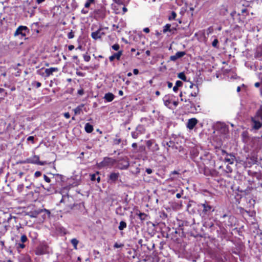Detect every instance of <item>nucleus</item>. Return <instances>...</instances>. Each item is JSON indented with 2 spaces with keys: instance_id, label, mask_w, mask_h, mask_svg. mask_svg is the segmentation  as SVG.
Wrapping results in <instances>:
<instances>
[{
  "instance_id": "nucleus-54",
  "label": "nucleus",
  "mask_w": 262,
  "mask_h": 262,
  "mask_svg": "<svg viewBox=\"0 0 262 262\" xmlns=\"http://www.w3.org/2000/svg\"><path fill=\"white\" fill-rule=\"evenodd\" d=\"M78 94L80 95H82L84 94V91L82 89L79 90L78 91Z\"/></svg>"
},
{
  "instance_id": "nucleus-48",
  "label": "nucleus",
  "mask_w": 262,
  "mask_h": 262,
  "mask_svg": "<svg viewBox=\"0 0 262 262\" xmlns=\"http://www.w3.org/2000/svg\"><path fill=\"white\" fill-rule=\"evenodd\" d=\"M41 175V172L39 171H36L34 173V176L36 178H38V177H40Z\"/></svg>"
},
{
  "instance_id": "nucleus-4",
  "label": "nucleus",
  "mask_w": 262,
  "mask_h": 262,
  "mask_svg": "<svg viewBox=\"0 0 262 262\" xmlns=\"http://www.w3.org/2000/svg\"><path fill=\"white\" fill-rule=\"evenodd\" d=\"M116 162V161L112 158L105 157L98 165L99 168H106L113 166Z\"/></svg>"
},
{
  "instance_id": "nucleus-19",
  "label": "nucleus",
  "mask_w": 262,
  "mask_h": 262,
  "mask_svg": "<svg viewBox=\"0 0 262 262\" xmlns=\"http://www.w3.org/2000/svg\"><path fill=\"white\" fill-rule=\"evenodd\" d=\"M177 16V13L174 11H172L170 12V14L168 16V19L169 21L173 20H176ZM177 20H178L180 24H181L182 23L181 19H177Z\"/></svg>"
},
{
  "instance_id": "nucleus-27",
  "label": "nucleus",
  "mask_w": 262,
  "mask_h": 262,
  "mask_svg": "<svg viewBox=\"0 0 262 262\" xmlns=\"http://www.w3.org/2000/svg\"><path fill=\"white\" fill-rule=\"evenodd\" d=\"M42 211V210L41 209V210H39L34 211L31 212H30V216L31 217H36L37 216V215Z\"/></svg>"
},
{
  "instance_id": "nucleus-60",
  "label": "nucleus",
  "mask_w": 262,
  "mask_h": 262,
  "mask_svg": "<svg viewBox=\"0 0 262 262\" xmlns=\"http://www.w3.org/2000/svg\"><path fill=\"white\" fill-rule=\"evenodd\" d=\"M68 49L69 50L71 51L74 49V46L73 45H70L68 47Z\"/></svg>"
},
{
  "instance_id": "nucleus-58",
  "label": "nucleus",
  "mask_w": 262,
  "mask_h": 262,
  "mask_svg": "<svg viewBox=\"0 0 262 262\" xmlns=\"http://www.w3.org/2000/svg\"><path fill=\"white\" fill-rule=\"evenodd\" d=\"M133 73H134V74L137 75L139 73V71H138V69H135L133 70Z\"/></svg>"
},
{
  "instance_id": "nucleus-21",
  "label": "nucleus",
  "mask_w": 262,
  "mask_h": 262,
  "mask_svg": "<svg viewBox=\"0 0 262 262\" xmlns=\"http://www.w3.org/2000/svg\"><path fill=\"white\" fill-rule=\"evenodd\" d=\"M104 98L107 102H111L114 99V95L112 93H108L105 94Z\"/></svg>"
},
{
  "instance_id": "nucleus-49",
  "label": "nucleus",
  "mask_w": 262,
  "mask_h": 262,
  "mask_svg": "<svg viewBox=\"0 0 262 262\" xmlns=\"http://www.w3.org/2000/svg\"><path fill=\"white\" fill-rule=\"evenodd\" d=\"M170 59L171 61H175L176 60H177L178 59L177 57H176V56L175 55L171 56L170 57Z\"/></svg>"
},
{
  "instance_id": "nucleus-32",
  "label": "nucleus",
  "mask_w": 262,
  "mask_h": 262,
  "mask_svg": "<svg viewBox=\"0 0 262 262\" xmlns=\"http://www.w3.org/2000/svg\"><path fill=\"white\" fill-rule=\"evenodd\" d=\"M41 84L40 82L36 81H34L32 83V85L36 88H38L41 86Z\"/></svg>"
},
{
  "instance_id": "nucleus-64",
  "label": "nucleus",
  "mask_w": 262,
  "mask_h": 262,
  "mask_svg": "<svg viewBox=\"0 0 262 262\" xmlns=\"http://www.w3.org/2000/svg\"><path fill=\"white\" fill-rule=\"evenodd\" d=\"M176 197L178 199L181 197V193H178L176 194Z\"/></svg>"
},
{
  "instance_id": "nucleus-15",
  "label": "nucleus",
  "mask_w": 262,
  "mask_h": 262,
  "mask_svg": "<svg viewBox=\"0 0 262 262\" xmlns=\"http://www.w3.org/2000/svg\"><path fill=\"white\" fill-rule=\"evenodd\" d=\"M189 88L193 89V91L191 92L190 96L191 97H196L199 93V88L198 85L192 83H190Z\"/></svg>"
},
{
  "instance_id": "nucleus-7",
  "label": "nucleus",
  "mask_w": 262,
  "mask_h": 262,
  "mask_svg": "<svg viewBox=\"0 0 262 262\" xmlns=\"http://www.w3.org/2000/svg\"><path fill=\"white\" fill-rule=\"evenodd\" d=\"M27 162L28 163L35 164L39 165H44L47 164L46 161H40L39 157L37 155H34L32 157L28 158L27 159Z\"/></svg>"
},
{
  "instance_id": "nucleus-56",
  "label": "nucleus",
  "mask_w": 262,
  "mask_h": 262,
  "mask_svg": "<svg viewBox=\"0 0 262 262\" xmlns=\"http://www.w3.org/2000/svg\"><path fill=\"white\" fill-rule=\"evenodd\" d=\"M208 34L211 33L213 31V29L211 27H209L207 29Z\"/></svg>"
},
{
  "instance_id": "nucleus-50",
  "label": "nucleus",
  "mask_w": 262,
  "mask_h": 262,
  "mask_svg": "<svg viewBox=\"0 0 262 262\" xmlns=\"http://www.w3.org/2000/svg\"><path fill=\"white\" fill-rule=\"evenodd\" d=\"M96 174H92L91 175V180L93 181L96 180Z\"/></svg>"
},
{
  "instance_id": "nucleus-10",
  "label": "nucleus",
  "mask_w": 262,
  "mask_h": 262,
  "mask_svg": "<svg viewBox=\"0 0 262 262\" xmlns=\"http://www.w3.org/2000/svg\"><path fill=\"white\" fill-rule=\"evenodd\" d=\"M119 177V172H112L108 176L107 182L110 184L115 183L118 180Z\"/></svg>"
},
{
  "instance_id": "nucleus-34",
  "label": "nucleus",
  "mask_w": 262,
  "mask_h": 262,
  "mask_svg": "<svg viewBox=\"0 0 262 262\" xmlns=\"http://www.w3.org/2000/svg\"><path fill=\"white\" fill-rule=\"evenodd\" d=\"M95 0H87L84 4V7L86 8L90 7L91 4L93 3Z\"/></svg>"
},
{
  "instance_id": "nucleus-5",
  "label": "nucleus",
  "mask_w": 262,
  "mask_h": 262,
  "mask_svg": "<svg viewBox=\"0 0 262 262\" xmlns=\"http://www.w3.org/2000/svg\"><path fill=\"white\" fill-rule=\"evenodd\" d=\"M129 165L128 159L126 157L121 158L117 163V167L119 169H126Z\"/></svg>"
},
{
  "instance_id": "nucleus-46",
  "label": "nucleus",
  "mask_w": 262,
  "mask_h": 262,
  "mask_svg": "<svg viewBox=\"0 0 262 262\" xmlns=\"http://www.w3.org/2000/svg\"><path fill=\"white\" fill-rule=\"evenodd\" d=\"M43 178L45 181L47 183H50L51 182L50 179L47 177L46 175L43 176Z\"/></svg>"
},
{
  "instance_id": "nucleus-47",
  "label": "nucleus",
  "mask_w": 262,
  "mask_h": 262,
  "mask_svg": "<svg viewBox=\"0 0 262 262\" xmlns=\"http://www.w3.org/2000/svg\"><path fill=\"white\" fill-rule=\"evenodd\" d=\"M123 246V245H122V244H119L117 243H116L114 244V247L115 248H120V247H122Z\"/></svg>"
},
{
  "instance_id": "nucleus-36",
  "label": "nucleus",
  "mask_w": 262,
  "mask_h": 262,
  "mask_svg": "<svg viewBox=\"0 0 262 262\" xmlns=\"http://www.w3.org/2000/svg\"><path fill=\"white\" fill-rule=\"evenodd\" d=\"M69 199V197L68 195L63 196L61 200H60V203H66L67 201Z\"/></svg>"
},
{
  "instance_id": "nucleus-12",
  "label": "nucleus",
  "mask_w": 262,
  "mask_h": 262,
  "mask_svg": "<svg viewBox=\"0 0 262 262\" xmlns=\"http://www.w3.org/2000/svg\"><path fill=\"white\" fill-rule=\"evenodd\" d=\"M223 155L225 154L226 157H225L224 161L226 162H228L230 164H233L235 161V157L232 154H228L225 150H222Z\"/></svg>"
},
{
  "instance_id": "nucleus-41",
  "label": "nucleus",
  "mask_w": 262,
  "mask_h": 262,
  "mask_svg": "<svg viewBox=\"0 0 262 262\" xmlns=\"http://www.w3.org/2000/svg\"><path fill=\"white\" fill-rule=\"evenodd\" d=\"M119 48H120V46L117 43H116V44H114L113 46H112V48L113 50H115V51H118L119 49Z\"/></svg>"
},
{
  "instance_id": "nucleus-2",
  "label": "nucleus",
  "mask_w": 262,
  "mask_h": 262,
  "mask_svg": "<svg viewBox=\"0 0 262 262\" xmlns=\"http://www.w3.org/2000/svg\"><path fill=\"white\" fill-rule=\"evenodd\" d=\"M221 220L222 226L226 228L233 227L236 223V219L232 215L224 214L221 217Z\"/></svg>"
},
{
  "instance_id": "nucleus-13",
  "label": "nucleus",
  "mask_w": 262,
  "mask_h": 262,
  "mask_svg": "<svg viewBox=\"0 0 262 262\" xmlns=\"http://www.w3.org/2000/svg\"><path fill=\"white\" fill-rule=\"evenodd\" d=\"M104 34L105 33L102 31V29L100 28L97 31L92 32L91 36L94 39L96 40L101 38Z\"/></svg>"
},
{
  "instance_id": "nucleus-45",
  "label": "nucleus",
  "mask_w": 262,
  "mask_h": 262,
  "mask_svg": "<svg viewBox=\"0 0 262 262\" xmlns=\"http://www.w3.org/2000/svg\"><path fill=\"white\" fill-rule=\"evenodd\" d=\"M140 219L141 220H143L145 219V214L144 213H140L139 214H138Z\"/></svg>"
},
{
  "instance_id": "nucleus-22",
  "label": "nucleus",
  "mask_w": 262,
  "mask_h": 262,
  "mask_svg": "<svg viewBox=\"0 0 262 262\" xmlns=\"http://www.w3.org/2000/svg\"><path fill=\"white\" fill-rule=\"evenodd\" d=\"M163 146L165 147H166V146H167V147H166L167 150L168 151L169 147L173 148V146L174 145V143L172 141H169L168 142H163Z\"/></svg>"
},
{
  "instance_id": "nucleus-63",
  "label": "nucleus",
  "mask_w": 262,
  "mask_h": 262,
  "mask_svg": "<svg viewBox=\"0 0 262 262\" xmlns=\"http://www.w3.org/2000/svg\"><path fill=\"white\" fill-rule=\"evenodd\" d=\"M132 146L133 148H136L137 147V144L136 143H134L132 144Z\"/></svg>"
},
{
  "instance_id": "nucleus-17",
  "label": "nucleus",
  "mask_w": 262,
  "mask_h": 262,
  "mask_svg": "<svg viewBox=\"0 0 262 262\" xmlns=\"http://www.w3.org/2000/svg\"><path fill=\"white\" fill-rule=\"evenodd\" d=\"M58 71V69L57 68H50L49 69H46L45 70V73L46 74V76L49 77L52 75L54 72H57Z\"/></svg>"
},
{
  "instance_id": "nucleus-20",
  "label": "nucleus",
  "mask_w": 262,
  "mask_h": 262,
  "mask_svg": "<svg viewBox=\"0 0 262 262\" xmlns=\"http://www.w3.org/2000/svg\"><path fill=\"white\" fill-rule=\"evenodd\" d=\"M252 121L253 122V128H254L255 129H258L259 128H260L261 127L262 123L260 122H259L258 121H256L254 118L252 119Z\"/></svg>"
},
{
  "instance_id": "nucleus-28",
  "label": "nucleus",
  "mask_w": 262,
  "mask_h": 262,
  "mask_svg": "<svg viewBox=\"0 0 262 262\" xmlns=\"http://www.w3.org/2000/svg\"><path fill=\"white\" fill-rule=\"evenodd\" d=\"M71 243L72 244V245L73 246L74 248L75 249H77V245L79 243V241L76 238H72L71 240Z\"/></svg>"
},
{
  "instance_id": "nucleus-8",
  "label": "nucleus",
  "mask_w": 262,
  "mask_h": 262,
  "mask_svg": "<svg viewBox=\"0 0 262 262\" xmlns=\"http://www.w3.org/2000/svg\"><path fill=\"white\" fill-rule=\"evenodd\" d=\"M146 145L147 148L153 152L158 151L159 149V145L154 140L147 141Z\"/></svg>"
},
{
  "instance_id": "nucleus-29",
  "label": "nucleus",
  "mask_w": 262,
  "mask_h": 262,
  "mask_svg": "<svg viewBox=\"0 0 262 262\" xmlns=\"http://www.w3.org/2000/svg\"><path fill=\"white\" fill-rule=\"evenodd\" d=\"M164 103L165 106H168L171 103V101L169 99L167 96H165L163 98Z\"/></svg>"
},
{
  "instance_id": "nucleus-14",
  "label": "nucleus",
  "mask_w": 262,
  "mask_h": 262,
  "mask_svg": "<svg viewBox=\"0 0 262 262\" xmlns=\"http://www.w3.org/2000/svg\"><path fill=\"white\" fill-rule=\"evenodd\" d=\"M198 122V121L196 118L189 119L187 124V127L189 129H192L196 125Z\"/></svg>"
},
{
  "instance_id": "nucleus-11",
  "label": "nucleus",
  "mask_w": 262,
  "mask_h": 262,
  "mask_svg": "<svg viewBox=\"0 0 262 262\" xmlns=\"http://www.w3.org/2000/svg\"><path fill=\"white\" fill-rule=\"evenodd\" d=\"M218 128L219 131L221 134L224 135L225 136H226L228 134V126L225 123H220L218 126Z\"/></svg>"
},
{
  "instance_id": "nucleus-55",
  "label": "nucleus",
  "mask_w": 262,
  "mask_h": 262,
  "mask_svg": "<svg viewBox=\"0 0 262 262\" xmlns=\"http://www.w3.org/2000/svg\"><path fill=\"white\" fill-rule=\"evenodd\" d=\"M34 137L33 136H29L28 138H27V140L28 141H34Z\"/></svg>"
},
{
  "instance_id": "nucleus-39",
  "label": "nucleus",
  "mask_w": 262,
  "mask_h": 262,
  "mask_svg": "<svg viewBox=\"0 0 262 262\" xmlns=\"http://www.w3.org/2000/svg\"><path fill=\"white\" fill-rule=\"evenodd\" d=\"M74 37V33L71 30L70 32H69L68 34V37L69 39H72Z\"/></svg>"
},
{
  "instance_id": "nucleus-43",
  "label": "nucleus",
  "mask_w": 262,
  "mask_h": 262,
  "mask_svg": "<svg viewBox=\"0 0 262 262\" xmlns=\"http://www.w3.org/2000/svg\"><path fill=\"white\" fill-rule=\"evenodd\" d=\"M178 88L181 87L183 85V82L180 80H177L176 82V84Z\"/></svg>"
},
{
  "instance_id": "nucleus-53",
  "label": "nucleus",
  "mask_w": 262,
  "mask_h": 262,
  "mask_svg": "<svg viewBox=\"0 0 262 262\" xmlns=\"http://www.w3.org/2000/svg\"><path fill=\"white\" fill-rule=\"evenodd\" d=\"M63 115L64 117L67 119H69L70 117V115L68 112L65 113Z\"/></svg>"
},
{
  "instance_id": "nucleus-40",
  "label": "nucleus",
  "mask_w": 262,
  "mask_h": 262,
  "mask_svg": "<svg viewBox=\"0 0 262 262\" xmlns=\"http://www.w3.org/2000/svg\"><path fill=\"white\" fill-rule=\"evenodd\" d=\"M225 171L227 173H230L232 172V169L230 166L227 165Z\"/></svg>"
},
{
  "instance_id": "nucleus-37",
  "label": "nucleus",
  "mask_w": 262,
  "mask_h": 262,
  "mask_svg": "<svg viewBox=\"0 0 262 262\" xmlns=\"http://www.w3.org/2000/svg\"><path fill=\"white\" fill-rule=\"evenodd\" d=\"M83 59L84 60L86 61V62H88L91 59V57L90 55H88L87 54H84L83 56Z\"/></svg>"
},
{
  "instance_id": "nucleus-33",
  "label": "nucleus",
  "mask_w": 262,
  "mask_h": 262,
  "mask_svg": "<svg viewBox=\"0 0 262 262\" xmlns=\"http://www.w3.org/2000/svg\"><path fill=\"white\" fill-rule=\"evenodd\" d=\"M256 115L258 118L262 120V105L260 106L259 109L257 111Z\"/></svg>"
},
{
  "instance_id": "nucleus-26",
  "label": "nucleus",
  "mask_w": 262,
  "mask_h": 262,
  "mask_svg": "<svg viewBox=\"0 0 262 262\" xmlns=\"http://www.w3.org/2000/svg\"><path fill=\"white\" fill-rule=\"evenodd\" d=\"M126 226H127V224H126V222L122 221L120 222L119 226L118 227V229L119 230H123V229H124L125 228H126Z\"/></svg>"
},
{
  "instance_id": "nucleus-1",
  "label": "nucleus",
  "mask_w": 262,
  "mask_h": 262,
  "mask_svg": "<svg viewBox=\"0 0 262 262\" xmlns=\"http://www.w3.org/2000/svg\"><path fill=\"white\" fill-rule=\"evenodd\" d=\"M198 207L202 210L203 215H209L214 210V208L209 202L205 201L203 203H199Z\"/></svg>"
},
{
  "instance_id": "nucleus-23",
  "label": "nucleus",
  "mask_w": 262,
  "mask_h": 262,
  "mask_svg": "<svg viewBox=\"0 0 262 262\" xmlns=\"http://www.w3.org/2000/svg\"><path fill=\"white\" fill-rule=\"evenodd\" d=\"M84 128L85 132L88 133H91L93 130V126L89 123L85 124Z\"/></svg>"
},
{
  "instance_id": "nucleus-9",
  "label": "nucleus",
  "mask_w": 262,
  "mask_h": 262,
  "mask_svg": "<svg viewBox=\"0 0 262 262\" xmlns=\"http://www.w3.org/2000/svg\"><path fill=\"white\" fill-rule=\"evenodd\" d=\"M26 32H29L28 28L26 26H20L15 31L14 35H21L22 37H25L26 36Z\"/></svg>"
},
{
  "instance_id": "nucleus-18",
  "label": "nucleus",
  "mask_w": 262,
  "mask_h": 262,
  "mask_svg": "<svg viewBox=\"0 0 262 262\" xmlns=\"http://www.w3.org/2000/svg\"><path fill=\"white\" fill-rule=\"evenodd\" d=\"M171 25L170 24H167L166 25H165L163 27V32L164 33H165L168 31L171 32L173 30H176V28H173V27L171 28Z\"/></svg>"
},
{
  "instance_id": "nucleus-38",
  "label": "nucleus",
  "mask_w": 262,
  "mask_h": 262,
  "mask_svg": "<svg viewBox=\"0 0 262 262\" xmlns=\"http://www.w3.org/2000/svg\"><path fill=\"white\" fill-rule=\"evenodd\" d=\"M121 139L116 138V139H114V140H113V143L115 145H118L121 143Z\"/></svg>"
},
{
  "instance_id": "nucleus-61",
  "label": "nucleus",
  "mask_w": 262,
  "mask_h": 262,
  "mask_svg": "<svg viewBox=\"0 0 262 262\" xmlns=\"http://www.w3.org/2000/svg\"><path fill=\"white\" fill-rule=\"evenodd\" d=\"M172 83L170 82H167V86L169 88H171L172 86Z\"/></svg>"
},
{
  "instance_id": "nucleus-62",
  "label": "nucleus",
  "mask_w": 262,
  "mask_h": 262,
  "mask_svg": "<svg viewBox=\"0 0 262 262\" xmlns=\"http://www.w3.org/2000/svg\"><path fill=\"white\" fill-rule=\"evenodd\" d=\"M254 85L255 87L256 88H258L259 86H260V83L259 82H256L255 84H254Z\"/></svg>"
},
{
  "instance_id": "nucleus-30",
  "label": "nucleus",
  "mask_w": 262,
  "mask_h": 262,
  "mask_svg": "<svg viewBox=\"0 0 262 262\" xmlns=\"http://www.w3.org/2000/svg\"><path fill=\"white\" fill-rule=\"evenodd\" d=\"M178 77L179 78L181 79V80L184 81H186L187 80L186 77L183 72L179 73L178 75Z\"/></svg>"
},
{
  "instance_id": "nucleus-31",
  "label": "nucleus",
  "mask_w": 262,
  "mask_h": 262,
  "mask_svg": "<svg viewBox=\"0 0 262 262\" xmlns=\"http://www.w3.org/2000/svg\"><path fill=\"white\" fill-rule=\"evenodd\" d=\"M185 54H186V53L185 52L180 51V52H177L176 54H175V55L176 56L177 58L179 59V58H180L183 57Z\"/></svg>"
},
{
  "instance_id": "nucleus-3",
  "label": "nucleus",
  "mask_w": 262,
  "mask_h": 262,
  "mask_svg": "<svg viewBox=\"0 0 262 262\" xmlns=\"http://www.w3.org/2000/svg\"><path fill=\"white\" fill-rule=\"evenodd\" d=\"M29 241L27 236L25 234L21 235L19 241H16L15 244V247L17 250L20 252L24 249L26 246V243H28Z\"/></svg>"
},
{
  "instance_id": "nucleus-44",
  "label": "nucleus",
  "mask_w": 262,
  "mask_h": 262,
  "mask_svg": "<svg viewBox=\"0 0 262 262\" xmlns=\"http://www.w3.org/2000/svg\"><path fill=\"white\" fill-rule=\"evenodd\" d=\"M30 235L31 237L33 238L34 239L36 238V237H37V235H36V233L34 232H31L30 233Z\"/></svg>"
},
{
  "instance_id": "nucleus-52",
  "label": "nucleus",
  "mask_w": 262,
  "mask_h": 262,
  "mask_svg": "<svg viewBox=\"0 0 262 262\" xmlns=\"http://www.w3.org/2000/svg\"><path fill=\"white\" fill-rule=\"evenodd\" d=\"M146 172L147 174H151L152 172V170L151 168H146Z\"/></svg>"
},
{
  "instance_id": "nucleus-42",
  "label": "nucleus",
  "mask_w": 262,
  "mask_h": 262,
  "mask_svg": "<svg viewBox=\"0 0 262 262\" xmlns=\"http://www.w3.org/2000/svg\"><path fill=\"white\" fill-rule=\"evenodd\" d=\"M23 189H24V185L23 184H20L17 187V190L19 192H22Z\"/></svg>"
},
{
  "instance_id": "nucleus-35",
  "label": "nucleus",
  "mask_w": 262,
  "mask_h": 262,
  "mask_svg": "<svg viewBox=\"0 0 262 262\" xmlns=\"http://www.w3.org/2000/svg\"><path fill=\"white\" fill-rule=\"evenodd\" d=\"M218 44H219V41L217 38L214 39L212 42V46L214 48H219Z\"/></svg>"
},
{
  "instance_id": "nucleus-59",
  "label": "nucleus",
  "mask_w": 262,
  "mask_h": 262,
  "mask_svg": "<svg viewBox=\"0 0 262 262\" xmlns=\"http://www.w3.org/2000/svg\"><path fill=\"white\" fill-rule=\"evenodd\" d=\"M178 87L176 86V85H175L173 88V91L174 92H177L178 90Z\"/></svg>"
},
{
  "instance_id": "nucleus-6",
  "label": "nucleus",
  "mask_w": 262,
  "mask_h": 262,
  "mask_svg": "<svg viewBox=\"0 0 262 262\" xmlns=\"http://www.w3.org/2000/svg\"><path fill=\"white\" fill-rule=\"evenodd\" d=\"M145 133V128L142 125H139L137 126L136 130L132 132V137L134 139H137L138 137L142 134Z\"/></svg>"
},
{
  "instance_id": "nucleus-25",
  "label": "nucleus",
  "mask_w": 262,
  "mask_h": 262,
  "mask_svg": "<svg viewBox=\"0 0 262 262\" xmlns=\"http://www.w3.org/2000/svg\"><path fill=\"white\" fill-rule=\"evenodd\" d=\"M249 10L247 8H243L241 9V12L238 13V15L246 16L248 14Z\"/></svg>"
},
{
  "instance_id": "nucleus-16",
  "label": "nucleus",
  "mask_w": 262,
  "mask_h": 262,
  "mask_svg": "<svg viewBox=\"0 0 262 262\" xmlns=\"http://www.w3.org/2000/svg\"><path fill=\"white\" fill-rule=\"evenodd\" d=\"M122 54V51H119L117 53H114L113 55L109 57V59L110 61H113L115 59H117V60H119Z\"/></svg>"
},
{
  "instance_id": "nucleus-24",
  "label": "nucleus",
  "mask_w": 262,
  "mask_h": 262,
  "mask_svg": "<svg viewBox=\"0 0 262 262\" xmlns=\"http://www.w3.org/2000/svg\"><path fill=\"white\" fill-rule=\"evenodd\" d=\"M83 104H81L80 105L78 106L75 109H74V112L75 113V115L80 114L82 112V108L83 107Z\"/></svg>"
},
{
  "instance_id": "nucleus-57",
  "label": "nucleus",
  "mask_w": 262,
  "mask_h": 262,
  "mask_svg": "<svg viewBox=\"0 0 262 262\" xmlns=\"http://www.w3.org/2000/svg\"><path fill=\"white\" fill-rule=\"evenodd\" d=\"M143 31L146 33H148L149 32L150 30H149V29L148 28H145L144 29H143Z\"/></svg>"
},
{
  "instance_id": "nucleus-51",
  "label": "nucleus",
  "mask_w": 262,
  "mask_h": 262,
  "mask_svg": "<svg viewBox=\"0 0 262 262\" xmlns=\"http://www.w3.org/2000/svg\"><path fill=\"white\" fill-rule=\"evenodd\" d=\"M181 100L182 101H185V102H189L190 104H192L191 101L189 99H186L183 98H181Z\"/></svg>"
}]
</instances>
